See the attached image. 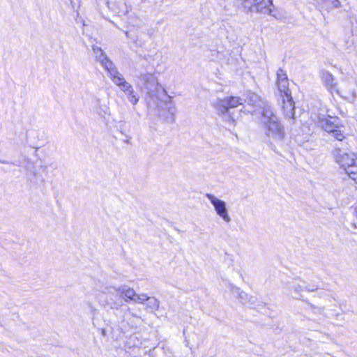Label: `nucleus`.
I'll return each instance as SVG.
<instances>
[{
  "mask_svg": "<svg viewBox=\"0 0 357 357\" xmlns=\"http://www.w3.org/2000/svg\"><path fill=\"white\" fill-rule=\"evenodd\" d=\"M261 123L265 128V134L270 145L274 143L281 144L285 137L284 126L278 117L274 114L271 107H265L261 112Z\"/></svg>",
  "mask_w": 357,
  "mask_h": 357,
  "instance_id": "obj_1",
  "label": "nucleus"
},
{
  "mask_svg": "<svg viewBox=\"0 0 357 357\" xmlns=\"http://www.w3.org/2000/svg\"><path fill=\"white\" fill-rule=\"evenodd\" d=\"M240 105H243V98L229 96L224 99H218L215 103V108L224 121L229 125H234L236 117L231 110Z\"/></svg>",
  "mask_w": 357,
  "mask_h": 357,
  "instance_id": "obj_2",
  "label": "nucleus"
},
{
  "mask_svg": "<svg viewBox=\"0 0 357 357\" xmlns=\"http://www.w3.org/2000/svg\"><path fill=\"white\" fill-rule=\"evenodd\" d=\"M333 157L335 162L351 178L354 180L357 178V155L356 153L335 149L333 151Z\"/></svg>",
  "mask_w": 357,
  "mask_h": 357,
  "instance_id": "obj_3",
  "label": "nucleus"
},
{
  "mask_svg": "<svg viewBox=\"0 0 357 357\" xmlns=\"http://www.w3.org/2000/svg\"><path fill=\"white\" fill-rule=\"evenodd\" d=\"M318 123L325 132L331 134L335 139L342 141L345 138L344 128L338 117L331 115L326 117L319 116Z\"/></svg>",
  "mask_w": 357,
  "mask_h": 357,
  "instance_id": "obj_4",
  "label": "nucleus"
},
{
  "mask_svg": "<svg viewBox=\"0 0 357 357\" xmlns=\"http://www.w3.org/2000/svg\"><path fill=\"white\" fill-rule=\"evenodd\" d=\"M137 84L150 97H156L159 90H161L165 94L167 93L166 90L160 86L158 79L153 73L141 74L138 77Z\"/></svg>",
  "mask_w": 357,
  "mask_h": 357,
  "instance_id": "obj_5",
  "label": "nucleus"
},
{
  "mask_svg": "<svg viewBox=\"0 0 357 357\" xmlns=\"http://www.w3.org/2000/svg\"><path fill=\"white\" fill-rule=\"evenodd\" d=\"M356 84L352 80L342 79L335 93L349 102H353L356 98Z\"/></svg>",
  "mask_w": 357,
  "mask_h": 357,
  "instance_id": "obj_6",
  "label": "nucleus"
},
{
  "mask_svg": "<svg viewBox=\"0 0 357 357\" xmlns=\"http://www.w3.org/2000/svg\"><path fill=\"white\" fill-rule=\"evenodd\" d=\"M206 197L213 206L217 215H219L225 222H229L231 221V218L228 213L225 202L218 199L214 195L210 193L206 194Z\"/></svg>",
  "mask_w": 357,
  "mask_h": 357,
  "instance_id": "obj_7",
  "label": "nucleus"
},
{
  "mask_svg": "<svg viewBox=\"0 0 357 357\" xmlns=\"http://www.w3.org/2000/svg\"><path fill=\"white\" fill-rule=\"evenodd\" d=\"M244 98L243 99V104L245 103L248 105L253 107L255 112L258 109H261L262 112L264 108L266 107H271L266 102L263 101L258 95L252 92H248L245 94Z\"/></svg>",
  "mask_w": 357,
  "mask_h": 357,
  "instance_id": "obj_8",
  "label": "nucleus"
},
{
  "mask_svg": "<svg viewBox=\"0 0 357 357\" xmlns=\"http://www.w3.org/2000/svg\"><path fill=\"white\" fill-rule=\"evenodd\" d=\"M110 73H109L112 82L118 86L123 92L126 91L132 86L126 81L123 76L118 71L117 68H111V64L109 63Z\"/></svg>",
  "mask_w": 357,
  "mask_h": 357,
  "instance_id": "obj_9",
  "label": "nucleus"
},
{
  "mask_svg": "<svg viewBox=\"0 0 357 357\" xmlns=\"http://www.w3.org/2000/svg\"><path fill=\"white\" fill-rule=\"evenodd\" d=\"M320 78L323 84L331 94L333 95L335 93L338 84L335 82V77L330 72L324 70H321L320 72Z\"/></svg>",
  "mask_w": 357,
  "mask_h": 357,
  "instance_id": "obj_10",
  "label": "nucleus"
},
{
  "mask_svg": "<svg viewBox=\"0 0 357 357\" xmlns=\"http://www.w3.org/2000/svg\"><path fill=\"white\" fill-rule=\"evenodd\" d=\"M209 56L212 60L221 63L229 64L231 61L230 52L223 48L210 50Z\"/></svg>",
  "mask_w": 357,
  "mask_h": 357,
  "instance_id": "obj_11",
  "label": "nucleus"
},
{
  "mask_svg": "<svg viewBox=\"0 0 357 357\" xmlns=\"http://www.w3.org/2000/svg\"><path fill=\"white\" fill-rule=\"evenodd\" d=\"M230 291L233 294L238 295L242 303L249 305L252 307H255L257 303L256 297L248 295L247 293L241 291L240 288L231 284L230 285Z\"/></svg>",
  "mask_w": 357,
  "mask_h": 357,
  "instance_id": "obj_12",
  "label": "nucleus"
},
{
  "mask_svg": "<svg viewBox=\"0 0 357 357\" xmlns=\"http://www.w3.org/2000/svg\"><path fill=\"white\" fill-rule=\"evenodd\" d=\"M93 51L95 54L96 59L101 63L102 66L107 70L108 73H110L109 63L111 64V68H116L113 62L108 59L100 47H94L93 48Z\"/></svg>",
  "mask_w": 357,
  "mask_h": 357,
  "instance_id": "obj_13",
  "label": "nucleus"
},
{
  "mask_svg": "<svg viewBox=\"0 0 357 357\" xmlns=\"http://www.w3.org/2000/svg\"><path fill=\"white\" fill-rule=\"evenodd\" d=\"M282 109L285 116L294 119V102L291 94L282 95Z\"/></svg>",
  "mask_w": 357,
  "mask_h": 357,
  "instance_id": "obj_14",
  "label": "nucleus"
},
{
  "mask_svg": "<svg viewBox=\"0 0 357 357\" xmlns=\"http://www.w3.org/2000/svg\"><path fill=\"white\" fill-rule=\"evenodd\" d=\"M273 6L272 0H257L256 1V12L272 15Z\"/></svg>",
  "mask_w": 357,
  "mask_h": 357,
  "instance_id": "obj_15",
  "label": "nucleus"
},
{
  "mask_svg": "<svg viewBox=\"0 0 357 357\" xmlns=\"http://www.w3.org/2000/svg\"><path fill=\"white\" fill-rule=\"evenodd\" d=\"M285 287L287 289L288 291H291V290H294L295 294L298 296L301 295V293L303 291H314L317 288H311L310 287L305 286L303 287L298 284H296L295 282L292 283H286Z\"/></svg>",
  "mask_w": 357,
  "mask_h": 357,
  "instance_id": "obj_16",
  "label": "nucleus"
},
{
  "mask_svg": "<svg viewBox=\"0 0 357 357\" xmlns=\"http://www.w3.org/2000/svg\"><path fill=\"white\" fill-rule=\"evenodd\" d=\"M116 291L124 296V301L126 302L133 301L137 294L133 289L126 288V287H120L116 289Z\"/></svg>",
  "mask_w": 357,
  "mask_h": 357,
  "instance_id": "obj_17",
  "label": "nucleus"
},
{
  "mask_svg": "<svg viewBox=\"0 0 357 357\" xmlns=\"http://www.w3.org/2000/svg\"><path fill=\"white\" fill-rule=\"evenodd\" d=\"M160 304V302L158 298L153 296H149L146 303V308L149 312L153 313L159 309Z\"/></svg>",
  "mask_w": 357,
  "mask_h": 357,
  "instance_id": "obj_18",
  "label": "nucleus"
},
{
  "mask_svg": "<svg viewBox=\"0 0 357 357\" xmlns=\"http://www.w3.org/2000/svg\"><path fill=\"white\" fill-rule=\"evenodd\" d=\"M277 85H278V90L280 93V96L291 94V91L289 89V79H286V81L278 82Z\"/></svg>",
  "mask_w": 357,
  "mask_h": 357,
  "instance_id": "obj_19",
  "label": "nucleus"
},
{
  "mask_svg": "<svg viewBox=\"0 0 357 357\" xmlns=\"http://www.w3.org/2000/svg\"><path fill=\"white\" fill-rule=\"evenodd\" d=\"M126 95L127 96L129 101L132 105H136L139 100V97L137 94L135 92L133 87L129 88L126 91L124 92Z\"/></svg>",
  "mask_w": 357,
  "mask_h": 357,
  "instance_id": "obj_20",
  "label": "nucleus"
},
{
  "mask_svg": "<svg viewBox=\"0 0 357 357\" xmlns=\"http://www.w3.org/2000/svg\"><path fill=\"white\" fill-rule=\"evenodd\" d=\"M149 296L146 294H136L133 302L136 303L143 304L148 300Z\"/></svg>",
  "mask_w": 357,
  "mask_h": 357,
  "instance_id": "obj_21",
  "label": "nucleus"
},
{
  "mask_svg": "<svg viewBox=\"0 0 357 357\" xmlns=\"http://www.w3.org/2000/svg\"><path fill=\"white\" fill-rule=\"evenodd\" d=\"M286 79H288L286 72L280 68L277 72V83L286 81Z\"/></svg>",
  "mask_w": 357,
  "mask_h": 357,
  "instance_id": "obj_22",
  "label": "nucleus"
},
{
  "mask_svg": "<svg viewBox=\"0 0 357 357\" xmlns=\"http://www.w3.org/2000/svg\"><path fill=\"white\" fill-rule=\"evenodd\" d=\"M107 7L112 10H114V8L113 7V6L112 5V3L109 2V1H107Z\"/></svg>",
  "mask_w": 357,
  "mask_h": 357,
  "instance_id": "obj_23",
  "label": "nucleus"
},
{
  "mask_svg": "<svg viewBox=\"0 0 357 357\" xmlns=\"http://www.w3.org/2000/svg\"><path fill=\"white\" fill-rule=\"evenodd\" d=\"M167 99H168V100H166V102L171 103L172 101V98L169 96H167Z\"/></svg>",
  "mask_w": 357,
  "mask_h": 357,
  "instance_id": "obj_24",
  "label": "nucleus"
},
{
  "mask_svg": "<svg viewBox=\"0 0 357 357\" xmlns=\"http://www.w3.org/2000/svg\"><path fill=\"white\" fill-rule=\"evenodd\" d=\"M0 163H2V164H9L10 163V162L7 161V160H0Z\"/></svg>",
  "mask_w": 357,
  "mask_h": 357,
  "instance_id": "obj_25",
  "label": "nucleus"
},
{
  "mask_svg": "<svg viewBox=\"0 0 357 357\" xmlns=\"http://www.w3.org/2000/svg\"><path fill=\"white\" fill-rule=\"evenodd\" d=\"M130 314H131V316H132V317H137L136 314H135L134 313L130 312Z\"/></svg>",
  "mask_w": 357,
  "mask_h": 357,
  "instance_id": "obj_26",
  "label": "nucleus"
},
{
  "mask_svg": "<svg viewBox=\"0 0 357 357\" xmlns=\"http://www.w3.org/2000/svg\"><path fill=\"white\" fill-rule=\"evenodd\" d=\"M102 335H105V331L104 329H102Z\"/></svg>",
  "mask_w": 357,
  "mask_h": 357,
  "instance_id": "obj_27",
  "label": "nucleus"
},
{
  "mask_svg": "<svg viewBox=\"0 0 357 357\" xmlns=\"http://www.w3.org/2000/svg\"><path fill=\"white\" fill-rule=\"evenodd\" d=\"M126 142L128 144L129 143V139H126Z\"/></svg>",
  "mask_w": 357,
  "mask_h": 357,
  "instance_id": "obj_28",
  "label": "nucleus"
}]
</instances>
